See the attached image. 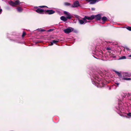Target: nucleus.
<instances>
[{"instance_id": "f257e3e1", "label": "nucleus", "mask_w": 131, "mask_h": 131, "mask_svg": "<svg viewBox=\"0 0 131 131\" xmlns=\"http://www.w3.org/2000/svg\"><path fill=\"white\" fill-rule=\"evenodd\" d=\"M94 16H91L90 17L85 16L82 19H78V20L80 24H84L87 22H89V21H87V20H92L94 18Z\"/></svg>"}, {"instance_id": "f03ea898", "label": "nucleus", "mask_w": 131, "mask_h": 131, "mask_svg": "<svg viewBox=\"0 0 131 131\" xmlns=\"http://www.w3.org/2000/svg\"><path fill=\"white\" fill-rule=\"evenodd\" d=\"M9 3L11 6H16L19 5L20 3V2L18 0H16L15 2H14L12 1H10L9 2Z\"/></svg>"}, {"instance_id": "7ed1b4c3", "label": "nucleus", "mask_w": 131, "mask_h": 131, "mask_svg": "<svg viewBox=\"0 0 131 131\" xmlns=\"http://www.w3.org/2000/svg\"><path fill=\"white\" fill-rule=\"evenodd\" d=\"M74 29L71 27H69L66 29L64 30L63 31L66 34H68L72 31Z\"/></svg>"}, {"instance_id": "20e7f679", "label": "nucleus", "mask_w": 131, "mask_h": 131, "mask_svg": "<svg viewBox=\"0 0 131 131\" xmlns=\"http://www.w3.org/2000/svg\"><path fill=\"white\" fill-rule=\"evenodd\" d=\"M79 2L78 1H76L74 2L73 4L71 6V7L73 8L78 7L80 6Z\"/></svg>"}, {"instance_id": "39448f33", "label": "nucleus", "mask_w": 131, "mask_h": 131, "mask_svg": "<svg viewBox=\"0 0 131 131\" xmlns=\"http://www.w3.org/2000/svg\"><path fill=\"white\" fill-rule=\"evenodd\" d=\"M88 2H89L90 4H93L95 3L96 2H98L99 0H86Z\"/></svg>"}, {"instance_id": "423d86ee", "label": "nucleus", "mask_w": 131, "mask_h": 131, "mask_svg": "<svg viewBox=\"0 0 131 131\" xmlns=\"http://www.w3.org/2000/svg\"><path fill=\"white\" fill-rule=\"evenodd\" d=\"M64 13L66 15V17L67 19H70L72 18V16L69 12L66 11H64Z\"/></svg>"}, {"instance_id": "0eeeda50", "label": "nucleus", "mask_w": 131, "mask_h": 131, "mask_svg": "<svg viewBox=\"0 0 131 131\" xmlns=\"http://www.w3.org/2000/svg\"><path fill=\"white\" fill-rule=\"evenodd\" d=\"M36 11L37 13L41 14H44L45 13V11L44 10L40 9H37Z\"/></svg>"}, {"instance_id": "6e6552de", "label": "nucleus", "mask_w": 131, "mask_h": 131, "mask_svg": "<svg viewBox=\"0 0 131 131\" xmlns=\"http://www.w3.org/2000/svg\"><path fill=\"white\" fill-rule=\"evenodd\" d=\"M59 41V40L57 39L56 40H53L51 42H50L51 44L50 46L52 45L54 43L56 44L57 42Z\"/></svg>"}, {"instance_id": "1a4fd4ad", "label": "nucleus", "mask_w": 131, "mask_h": 131, "mask_svg": "<svg viewBox=\"0 0 131 131\" xmlns=\"http://www.w3.org/2000/svg\"><path fill=\"white\" fill-rule=\"evenodd\" d=\"M46 12L49 14H51L54 13L55 11L52 10H46Z\"/></svg>"}, {"instance_id": "9d476101", "label": "nucleus", "mask_w": 131, "mask_h": 131, "mask_svg": "<svg viewBox=\"0 0 131 131\" xmlns=\"http://www.w3.org/2000/svg\"><path fill=\"white\" fill-rule=\"evenodd\" d=\"M94 16V15H93ZM94 16V18H95L97 20H100L101 18V14H99L96 16Z\"/></svg>"}, {"instance_id": "9b49d317", "label": "nucleus", "mask_w": 131, "mask_h": 131, "mask_svg": "<svg viewBox=\"0 0 131 131\" xmlns=\"http://www.w3.org/2000/svg\"><path fill=\"white\" fill-rule=\"evenodd\" d=\"M60 19L64 21H66L67 20V17H66L64 16H62L60 17Z\"/></svg>"}, {"instance_id": "f8f14e48", "label": "nucleus", "mask_w": 131, "mask_h": 131, "mask_svg": "<svg viewBox=\"0 0 131 131\" xmlns=\"http://www.w3.org/2000/svg\"><path fill=\"white\" fill-rule=\"evenodd\" d=\"M123 76L124 77H130L131 76V74L127 73H123Z\"/></svg>"}, {"instance_id": "ddd939ff", "label": "nucleus", "mask_w": 131, "mask_h": 131, "mask_svg": "<svg viewBox=\"0 0 131 131\" xmlns=\"http://www.w3.org/2000/svg\"><path fill=\"white\" fill-rule=\"evenodd\" d=\"M17 11L19 12H21L23 10V9L20 7H18L16 8Z\"/></svg>"}, {"instance_id": "4468645a", "label": "nucleus", "mask_w": 131, "mask_h": 131, "mask_svg": "<svg viewBox=\"0 0 131 131\" xmlns=\"http://www.w3.org/2000/svg\"><path fill=\"white\" fill-rule=\"evenodd\" d=\"M126 117L128 118H130L131 117V113H128L127 114Z\"/></svg>"}, {"instance_id": "2eb2a0df", "label": "nucleus", "mask_w": 131, "mask_h": 131, "mask_svg": "<svg viewBox=\"0 0 131 131\" xmlns=\"http://www.w3.org/2000/svg\"><path fill=\"white\" fill-rule=\"evenodd\" d=\"M115 72L117 74L118 76L119 77L122 76L120 72H119L118 71H115Z\"/></svg>"}, {"instance_id": "dca6fc26", "label": "nucleus", "mask_w": 131, "mask_h": 131, "mask_svg": "<svg viewBox=\"0 0 131 131\" xmlns=\"http://www.w3.org/2000/svg\"><path fill=\"white\" fill-rule=\"evenodd\" d=\"M92 82L93 84H95L96 86L97 85V86L98 87H99V86L97 84V82H96L94 80V81H92Z\"/></svg>"}, {"instance_id": "f3484780", "label": "nucleus", "mask_w": 131, "mask_h": 131, "mask_svg": "<svg viewBox=\"0 0 131 131\" xmlns=\"http://www.w3.org/2000/svg\"><path fill=\"white\" fill-rule=\"evenodd\" d=\"M117 110H119V111L121 112H122V108L121 107H120V105L117 108Z\"/></svg>"}, {"instance_id": "a211bd4d", "label": "nucleus", "mask_w": 131, "mask_h": 131, "mask_svg": "<svg viewBox=\"0 0 131 131\" xmlns=\"http://www.w3.org/2000/svg\"><path fill=\"white\" fill-rule=\"evenodd\" d=\"M64 5H65L67 6H69L70 5V3L67 2L65 3H64Z\"/></svg>"}, {"instance_id": "6ab92c4d", "label": "nucleus", "mask_w": 131, "mask_h": 131, "mask_svg": "<svg viewBox=\"0 0 131 131\" xmlns=\"http://www.w3.org/2000/svg\"><path fill=\"white\" fill-rule=\"evenodd\" d=\"M102 20L103 21H105V20H107V18L105 17H103L102 18Z\"/></svg>"}, {"instance_id": "aec40b11", "label": "nucleus", "mask_w": 131, "mask_h": 131, "mask_svg": "<svg viewBox=\"0 0 131 131\" xmlns=\"http://www.w3.org/2000/svg\"><path fill=\"white\" fill-rule=\"evenodd\" d=\"M126 58V57L125 56H123L121 57L119 59H124Z\"/></svg>"}, {"instance_id": "412c9836", "label": "nucleus", "mask_w": 131, "mask_h": 131, "mask_svg": "<svg viewBox=\"0 0 131 131\" xmlns=\"http://www.w3.org/2000/svg\"><path fill=\"white\" fill-rule=\"evenodd\" d=\"M124 79L126 80H131V78H124Z\"/></svg>"}, {"instance_id": "4be33fe9", "label": "nucleus", "mask_w": 131, "mask_h": 131, "mask_svg": "<svg viewBox=\"0 0 131 131\" xmlns=\"http://www.w3.org/2000/svg\"><path fill=\"white\" fill-rule=\"evenodd\" d=\"M126 29L129 31H131V27H128L126 28Z\"/></svg>"}, {"instance_id": "5701e85b", "label": "nucleus", "mask_w": 131, "mask_h": 131, "mask_svg": "<svg viewBox=\"0 0 131 131\" xmlns=\"http://www.w3.org/2000/svg\"><path fill=\"white\" fill-rule=\"evenodd\" d=\"M95 80H97L98 81H99L100 80L98 79V78L97 77H96L95 78Z\"/></svg>"}, {"instance_id": "b1692460", "label": "nucleus", "mask_w": 131, "mask_h": 131, "mask_svg": "<svg viewBox=\"0 0 131 131\" xmlns=\"http://www.w3.org/2000/svg\"><path fill=\"white\" fill-rule=\"evenodd\" d=\"M25 34H26L25 33V32H23L22 35V37H24V36H25Z\"/></svg>"}, {"instance_id": "393cba45", "label": "nucleus", "mask_w": 131, "mask_h": 131, "mask_svg": "<svg viewBox=\"0 0 131 131\" xmlns=\"http://www.w3.org/2000/svg\"><path fill=\"white\" fill-rule=\"evenodd\" d=\"M125 49H126L127 50L129 51L130 50L129 49L128 47H125Z\"/></svg>"}, {"instance_id": "a878e982", "label": "nucleus", "mask_w": 131, "mask_h": 131, "mask_svg": "<svg viewBox=\"0 0 131 131\" xmlns=\"http://www.w3.org/2000/svg\"><path fill=\"white\" fill-rule=\"evenodd\" d=\"M41 8H42L45 7H47V6H39Z\"/></svg>"}, {"instance_id": "bb28decb", "label": "nucleus", "mask_w": 131, "mask_h": 131, "mask_svg": "<svg viewBox=\"0 0 131 131\" xmlns=\"http://www.w3.org/2000/svg\"><path fill=\"white\" fill-rule=\"evenodd\" d=\"M39 31H45V30L44 29H41L39 30Z\"/></svg>"}, {"instance_id": "cd10ccee", "label": "nucleus", "mask_w": 131, "mask_h": 131, "mask_svg": "<svg viewBox=\"0 0 131 131\" xmlns=\"http://www.w3.org/2000/svg\"><path fill=\"white\" fill-rule=\"evenodd\" d=\"M2 9H0V14L2 13Z\"/></svg>"}, {"instance_id": "c85d7f7f", "label": "nucleus", "mask_w": 131, "mask_h": 131, "mask_svg": "<svg viewBox=\"0 0 131 131\" xmlns=\"http://www.w3.org/2000/svg\"><path fill=\"white\" fill-rule=\"evenodd\" d=\"M91 10H95V8H91Z\"/></svg>"}, {"instance_id": "c756f323", "label": "nucleus", "mask_w": 131, "mask_h": 131, "mask_svg": "<svg viewBox=\"0 0 131 131\" xmlns=\"http://www.w3.org/2000/svg\"><path fill=\"white\" fill-rule=\"evenodd\" d=\"M116 84L118 86L119 85V84L118 83H116Z\"/></svg>"}, {"instance_id": "7c9ffc66", "label": "nucleus", "mask_w": 131, "mask_h": 131, "mask_svg": "<svg viewBox=\"0 0 131 131\" xmlns=\"http://www.w3.org/2000/svg\"><path fill=\"white\" fill-rule=\"evenodd\" d=\"M128 57H131V55H129L128 56Z\"/></svg>"}]
</instances>
